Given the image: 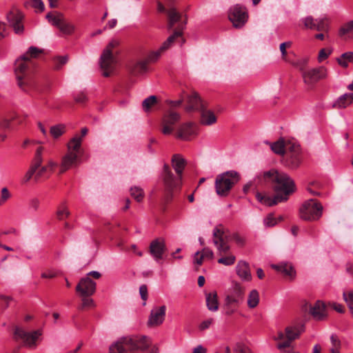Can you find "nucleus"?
<instances>
[{"instance_id":"33","label":"nucleus","mask_w":353,"mask_h":353,"mask_svg":"<svg viewBox=\"0 0 353 353\" xmlns=\"http://www.w3.org/2000/svg\"><path fill=\"white\" fill-rule=\"evenodd\" d=\"M259 293L256 290H252L248 296L247 304L250 309L256 307L259 303Z\"/></svg>"},{"instance_id":"4","label":"nucleus","mask_w":353,"mask_h":353,"mask_svg":"<svg viewBox=\"0 0 353 353\" xmlns=\"http://www.w3.org/2000/svg\"><path fill=\"white\" fill-rule=\"evenodd\" d=\"M172 165L178 175L176 177L172 173L168 165L165 164L163 166V181L165 188L168 192L181 185L182 173L185 166V161L180 154H174L172 158Z\"/></svg>"},{"instance_id":"6","label":"nucleus","mask_w":353,"mask_h":353,"mask_svg":"<svg viewBox=\"0 0 353 353\" xmlns=\"http://www.w3.org/2000/svg\"><path fill=\"white\" fill-rule=\"evenodd\" d=\"M119 42L111 41L103 50L100 57V66L104 77H108L113 73L116 68L117 59L114 55L113 49L117 47Z\"/></svg>"},{"instance_id":"34","label":"nucleus","mask_w":353,"mask_h":353,"mask_svg":"<svg viewBox=\"0 0 353 353\" xmlns=\"http://www.w3.org/2000/svg\"><path fill=\"white\" fill-rule=\"evenodd\" d=\"M201 122L205 125H210L216 123V117L214 112L210 110H201Z\"/></svg>"},{"instance_id":"31","label":"nucleus","mask_w":353,"mask_h":353,"mask_svg":"<svg viewBox=\"0 0 353 353\" xmlns=\"http://www.w3.org/2000/svg\"><path fill=\"white\" fill-rule=\"evenodd\" d=\"M206 305L210 311L216 312L218 310L219 302L216 292L206 294Z\"/></svg>"},{"instance_id":"5","label":"nucleus","mask_w":353,"mask_h":353,"mask_svg":"<svg viewBox=\"0 0 353 353\" xmlns=\"http://www.w3.org/2000/svg\"><path fill=\"white\" fill-rule=\"evenodd\" d=\"M227 238L228 235L222 225L214 228L213 230V243L219 252V254L221 256L218 259V263L229 266L235 263L236 257L231 253L226 254L230 248Z\"/></svg>"},{"instance_id":"60","label":"nucleus","mask_w":353,"mask_h":353,"mask_svg":"<svg viewBox=\"0 0 353 353\" xmlns=\"http://www.w3.org/2000/svg\"><path fill=\"white\" fill-rule=\"evenodd\" d=\"M212 323H213L212 319H209L205 320L203 322H201V324L199 325V329L201 330H206L210 327V326L212 325Z\"/></svg>"},{"instance_id":"17","label":"nucleus","mask_w":353,"mask_h":353,"mask_svg":"<svg viewBox=\"0 0 353 353\" xmlns=\"http://www.w3.org/2000/svg\"><path fill=\"white\" fill-rule=\"evenodd\" d=\"M305 326L303 323H299L294 325L288 326L285 328V334L287 340L279 343L277 347L279 350L288 347L290 345L291 341L299 338L304 332Z\"/></svg>"},{"instance_id":"48","label":"nucleus","mask_w":353,"mask_h":353,"mask_svg":"<svg viewBox=\"0 0 353 353\" xmlns=\"http://www.w3.org/2000/svg\"><path fill=\"white\" fill-rule=\"evenodd\" d=\"M70 212L65 204L61 205L57 212V217L59 220H63L68 217Z\"/></svg>"},{"instance_id":"25","label":"nucleus","mask_w":353,"mask_h":353,"mask_svg":"<svg viewBox=\"0 0 353 353\" xmlns=\"http://www.w3.org/2000/svg\"><path fill=\"white\" fill-rule=\"evenodd\" d=\"M82 137L75 134L68 143L67 152L80 155L81 157Z\"/></svg>"},{"instance_id":"50","label":"nucleus","mask_w":353,"mask_h":353,"mask_svg":"<svg viewBox=\"0 0 353 353\" xmlns=\"http://www.w3.org/2000/svg\"><path fill=\"white\" fill-rule=\"evenodd\" d=\"M30 3L36 12H41L44 10L45 6L41 0H31Z\"/></svg>"},{"instance_id":"63","label":"nucleus","mask_w":353,"mask_h":353,"mask_svg":"<svg viewBox=\"0 0 353 353\" xmlns=\"http://www.w3.org/2000/svg\"><path fill=\"white\" fill-rule=\"evenodd\" d=\"M6 34V26L3 22L0 21V40L4 38Z\"/></svg>"},{"instance_id":"37","label":"nucleus","mask_w":353,"mask_h":353,"mask_svg":"<svg viewBox=\"0 0 353 353\" xmlns=\"http://www.w3.org/2000/svg\"><path fill=\"white\" fill-rule=\"evenodd\" d=\"M350 105L347 94L345 93L339 97L333 103V108H345Z\"/></svg>"},{"instance_id":"59","label":"nucleus","mask_w":353,"mask_h":353,"mask_svg":"<svg viewBox=\"0 0 353 353\" xmlns=\"http://www.w3.org/2000/svg\"><path fill=\"white\" fill-rule=\"evenodd\" d=\"M330 340H331V343L332 345V347L331 348H340L341 347V341L336 335L332 334L330 336Z\"/></svg>"},{"instance_id":"56","label":"nucleus","mask_w":353,"mask_h":353,"mask_svg":"<svg viewBox=\"0 0 353 353\" xmlns=\"http://www.w3.org/2000/svg\"><path fill=\"white\" fill-rule=\"evenodd\" d=\"M12 125L10 120L3 119L0 121V130L11 129Z\"/></svg>"},{"instance_id":"11","label":"nucleus","mask_w":353,"mask_h":353,"mask_svg":"<svg viewBox=\"0 0 353 353\" xmlns=\"http://www.w3.org/2000/svg\"><path fill=\"white\" fill-rule=\"evenodd\" d=\"M301 152L299 144L289 141L287 143L285 163L292 169L297 168L301 163Z\"/></svg>"},{"instance_id":"2","label":"nucleus","mask_w":353,"mask_h":353,"mask_svg":"<svg viewBox=\"0 0 353 353\" xmlns=\"http://www.w3.org/2000/svg\"><path fill=\"white\" fill-rule=\"evenodd\" d=\"M42 53V49L31 46L23 56L15 61L14 71L18 84L26 92L28 91L26 85L31 86L32 83L31 74L34 63L32 59L39 57Z\"/></svg>"},{"instance_id":"13","label":"nucleus","mask_w":353,"mask_h":353,"mask_svg":"<svg viewBox=\"0 0 353 353\" xmlns=\"http://www.w3.org/2000/svg\"><path fill=\"white\" fill-rule=\"evenodd\" d=\"M181 115L173 110L168 111L163 117L161 121V132L165 135L172 134L174 130L176 123L180 120Z\"/></svg>"},{"instance_id":"10","label":"nucleus","mask_w":353,"mask_h":353,"mask_svg":"<svg viewBox=\"0 0 353 353\" xmlns=\"http://www.w3.org/2000/svg\"><path fill=\"white\" fill-rule=\"evenodd\" d=\"M245 292V288L241 283L238 281H232L225 297L226 306H237L243 303Z\"/></svg>"},{"instance_id":"7","label":"nucleus","mask_w":353,"mask_h":353,"mask_svg":"<svg viewBox=\"0 0 353 353\" xmlns=\"http://www.w3.org/2000/svg\"><path fill=\"white\" fill-rule=\"evenodd\" d=\"M239 174L235 171H228L218 175L215 181V188L219 196H227L232 187L238 182Z\"/></svg>"},{"instance_id":"64","label":"nucleus","mask_w":353,"mask_h":353,"mask_svg":"<svg viewBox=\"0 0 353 353\" xmlns=\"http://www.w3.org/2000/svg\"><path fill=\"white\" fill-rule=\"evenodd\" d=\"M192 353H207V349L201 345H199L193 349Z\"/></svg>"},{"instance_id":"24","label":"nucleus","mask_w":353,"mask_h":353,"mask_svg":"<svg viewBox=\"0 0 353 353\" xmlns=\"http://www.w3.org/2000/svg\"><path fill=\"white\" fill-rule=\"evenodd\" d=\"M236 272L238 276L243 281H250L252 274L248 263L245 261H239L236 266Z\"/></svg>"},{"instance_id":"35","label":"nucleus","mask_w":353,"mask_h":353,"mask_svg":"<svg viewBox=\"0 0 353 353\" xmlns=\"http://www.w3.org/2000/svg\"><path fill=\"white\" fill-rule=\"evenodd\" d=\"M289 141L285 142L283 139H280L273 143H270L272 150L278 154H285L287 143Z\"/></svg>"},{"instance_id":"26","label":"nucleus","mask_w":353,"mask_h":353,"mask_svg":"<svg viewBox=\"0 0 353 353\" xmlns=\"http://www.w3.org/2000/svg\"><path fill=\"white\" fill-rule=\"evenodd\" d=\"M179 30H174V32L172 35H170L166 41H165L161 46L159 47L160 50L163 52L168 50L172 45L174 43V41L176 38L181 37L183 34V30L184 29V23H181L179 26Z\"/></svg>"},{"instance_id":"58","label":"nucleus","mask_w":353,"mask_h":353,"mask_svg":"<svg viewBox=\"0 0 353 353\" xmlns=\"http://www.w3.org/2000/svg\"><path fill=\"white\" fill-rule=\"evenodd\" d=\"M292 45L290 41L283 42L280 44V51L281 52L282 57L284 58L287 54L286 48H290Z\"/></svg>"},{"instance_id":"20","label":"nucleus","mask_w":353,"mask_h":353,"mask_svg":"<svg viewBox=\"0 0 353 353\" xmlns=\"http://www.w3.org/2000/svg\"><path fill=\"white\" fill-rule=\"evenodd\" d=\"M7 19L16 34H21L23 32V26L21 23L23 15L18 9H12L7 14Z\"/></svg>"},{"instance_id":"29","label":"nucleus","mask_w":353,"mask_h":353,"mask_svg":"<svg viewBox=\"0 0 353 353\" xmlns=\"http://www.w3.org/2000/svg\"><path fill=\"white\" fill-rule=\"evenodd\" d=\"M213 256V252L210 249L205 248L201 252L198 251L195 253L194 256V262L196 264L201 265L204 261L212 259Z\"/></svg>"},{"instance_id":"8","label":"nucleus","mask_w":353,"mask_h":353,"mask_svg":"<svg viewBox=\"0 0 353 353\" xmlns=\"http://www.w3.org/2000/svg\"><path fill=\"white\" fill-rule=\"evenodd\" d=\"M323 206L316 200L305 201L300 208L301 218L306 221L319 219L322 215Z\"/></svg>"},{"instance_id":"14","label":"nucleus","mask_w":353,"mask_h":353,"mask_svg":"<svg viewBox=\"0 0 353 353\" xmlns=\"http://www.w3.org/2000/svg\"><path fill=\"white\" fill-rule=\"evenodd\" d=\"M228 17L235 28H241L246 23L248 15L244 7L236 5L230 8Z\"/></svg>"},{"instance_id":"32","label":"nucleus","mask_w":353,"mask_h":353,"mask_svg":"<svg viewBox=\"0 0 353 353\" xmlns=\"http://www.w3.org/2000/svg\"><path fill=\"white\" fill-rule=\"evenodd\" d=\"M338 64L343 68H347L350 63H353V52L348 51L343 53L336 59Z\"/></svg>"},{"instance_id":"36","label":"nucleus","mask_w":353,"mask_h":353,"mask_svg":"<svg viewBox=\"0 0 353 353\" xmlns=\"http://www.w3.org/2000/svg\"><path fill=\"white\" fill-rule=\"evenodd\" d=\"M46 19L52 25L58 28L63 21V15L59 12H50L47 14Z\"/></svg>"},{"instance_id":"27","label":"nucleus","mask_w":353,"mask_h":353,"mask_svg":"<svg viewBox=\"0 0 353 353\" xmlns=\"http://www.w3.org/2000/svg\"><path fill=\"white\" fill-rule=\"evenodd\" d=\"M271 266L273 269L288 276L290 279H293L295 277L296 271L290 263H281L278 265L273 264Z\"/></svg>"},{"instance_id":"45","label":"nucleus","mask_w":353,"mask_h":353,"mask_svg":"<svg viewBox=\"0 0 353 353\" xmlns=\"http://www.w3.org/2000/svg\"><path fill=\"white\" fill-rule=\"evenodd\" d=\"M157 103V97L155 96H150L143 100L142 103L143 109L148 112L150 110V108L153 106Z\"/></svg>"},{"instance_id":"40","label":"nucleus","mask_w":353,"mask_h":353,"mask_svg":"<svg viewBox=\"0 0 353 353\" xmlns=\"http://www.w3.org/2000/svg\"><path fill=\"white\" fill-rule=\"evenodd\" d=\"M339 35H353V20L349 21L341 26L339 29Z\"/></svg>"},{"instance_id":"49","label":"nucleus","mask_w":353,"mask_h":353,"mask_svg":"<svg viewBox=\"0 0 353 353\" xmlns=\"http://www.w3.org/2000/svg\"><path fill=\"white\" fill-rule=\"evenodd\" d=\"M328 28L327 19H316L315 30L318 31H326Z\"/></svg>"},{"instance_id":"53","label":"nucleus","mask_w":353,"mask_h":353,"mask_svg":"<svg viewBox=\"0 0 353 353\" xmlns=\"http://www.w3.org/2000/svg\"><path fill=\"white\" fill-rule=\"evenodd\" d=\"M332 53V50L330 49L323 48L319 51L318 60L319 62H322L323 60L326 59Z\"/></svg>"},{"instance_id":"28","label":"nucleus","mask_w":353,"mask_h":353,"mask_svg":"<svg viewBox=\"0 0 353 353\" xmlns=\"http://www.w3.org/2000/svg\"><path fill=\"white\" fill-rule=\"evenodd\" d=\"M188 103L187 111L203 110L202 101L196 93L194 92L189 96Z\"/></svg>"},{"instance_id":"51","label":"nucleus","mask_w":353,"mask_h":353,"mask_svg":"<svg viewBox=\"0 0 353 353\" xmlns=\"http://www.w3.org/2000/svg\"><path fill=\"white\" fill-rule=\"evenodd\" d=\"M305 28L311 30H315L316 20H314L311 17H307L302 19Z\"/></svg>"},{"instance_id":"55","label":"nucleus","mask_w":353,"mask_h":353,"mask_svg":"<svg viewBox=\"0 0 353 353\" xmlns=\"http://www.w3.org/2000/svg\"><path fill=\"white\" fill-rule=\"evenodd\" d=\"M232 239L239 245L243 246L245 243V239L243 236H241L239 234H233L232 236Z\"/></svg>"},{"instance_id":"41","label":"nucleus","mask_w":353,"mask_h":353,"mask_svg":"<svg viewBox=\"0 0 353 353\" xmlns=\"http://www.w3.org/2000/svg\"><path fill=\"white\" fill-rule=\"evenodd\" d=\"M59 29L63 34L70 35L74 32L76 26L73 23L65 22L63 20Z\"/></svg>"},{"instance_id":"38","label":"nucleus","mask_w":353,"mask_h":353,"mask_svg":"<svg viewBox=\"0 0 353 353\" xmlns=\"http://www.w3.org/2000/svg\"><path fill=\"white\" fill-rule=\"evenodd\" d=\"M282 220V216H279L278 218H276L274 217V215L271 213L264 218L263 224L266 228L273 227Z\"/></svg>"},{"instance_id":"42","label":"nucleus","mask_w":353,"mask_h":353,"mask_svg":"<svg viewBox=\"0 0 353 353\" xmlns=\"http://www.w3.org/2000/svg\"><path fill=\"white\" fill-rule=\"evenodd\" d=\"M343 297L347 303L352 316L353 317V290L344 292Z\"/></svg>"},{"instance_id":"61","label":"nucleus","mask_w":353,"mask_h":353,"mask_svg":"<svg viewBox=\"0 0 353 353\" xmlns=\"http://www.w3.org/2000/svg\"><path fill=\"white\" fill-rule=\"evenodd\" d=\"M139 293L141 299L143 301H146L148 298V289L145 285H143L139 288Z\"/></svg>"},{"instance_id":"52","label":"nucleus","mask_w":353,"mask_h":353,"mask_svg":"<svg viewBox=\"0 0 353 353\" xmlns=\"http://www.w3.org/2000/svg\"><path fill=\"white\" fill-rule=\"evenodd\" d=\"M94 306L93 299L90 296H82V303L80 306L81 309L89 308Z\"/></svg>"},{"instance_id":"46","label":"nucleus","mask_w":353,"mask_h":353,"mask_svg":"<svg viewBox=\"0 0 353 353\" xmlns=\"http://www.w3.org/2000/svg\"><path fill=\"white\" fill-rule=\"evenodd\" d=\"M64 131L65 126L63 125H54L50 128V134L55 139L61 136L64 133Z\"/></svg>"},{"instance_id":"43","label":"nucleus","mask_w":353,"mask_h":353,"mask_svg":"<svg viewBox=\"0 0 353 353\" xmlns=\"http://www.w3.org/2000/svg\"><path fill=\"white\" fill-rule=\"evenodd\" d=\"M68 61V56H58L52 59L53 68L55 70H59Z\"/></svg>"},{"instance_id":"57","label":"nucleus","mask_w":353,"mask_h":353,"mask_svg":"<svg viewBox=\"0 0 353 353\" xmlns=\"http://www.w3.org/2000/svg\"><path fill=\"white\" fill-rule=\"evenodd\" d=\"M234 353H252V352L244 345H237L234 348Z\"/></svg>"},{"instance_id":"15","label":"nucleus","mask_w":353,"mask_h":353,"mask_svg":"<svg viewBox=\"0 0 353 353\" xmlns=\"http://www.w3.org/2000/svg\"><path fill=\"white\" fill-rule=\"evenodd\" d=\"M45 152H46V150L43 147H39L37 149L33 163L21 178V183L22 184H26L29 182L36 171L39 168L43 162L42 154Z\"/></svg>"},{"instance_id":"44","label":"nucleus","mask_w":353,"mask_h":353,"mask_svg":"<svg viewBox=\"0 0 353 353\" xmlns=\"http://www.w3.org/2000/svg\"><path fill=\"white\" fill-rule=\"evenodd\" d=\"M130 192L132 196L138 202L141 201L144 196L143 190L139 187L134 186L131 188Z\"/></svg>"},{"instance_id":"12","label":"nucleus","mask_w":353,"mask_h":353,"mask_svg":"<svg viewBox=\"0 0 353 353\" xmlns=\"http://www.w3.org/2000/svg\"><path fill=\"white\" fill-rule=\"evenodd\" d=\"M41 335L39 330L26 332L21 327H15L14 331V339L17 341H21L23 345L28 347H35L37 341Z\"/></svg>"},{"instance_id":"19","label":"nucleus","mask_w":353,"mask_h":353,"mask_svg":"<svg viewBox=\"0 0 353 353\" xmlns=\"http://www.w3.org/2000/svg\"><path fill=\"white\" fill-rule=\"evenodd\" d=\"M327 74V70L323 66L303 71L302 73L304 83L308 85H313L319 80L325 78Z\"/></svg>"},{"instance_id":"3","label":"nucleus","mask_w":353,"mask_h":353,"mask_svg":"<svg viewBox=\"0 0 353 353\" xmlns=\"http://www.w3.org/2000/svg\"><path fill=\"white\" fill-rule=\"evenodd\" d=\"M150 344V339L145 336H125L110 347V353H139Z\"/></svg>"},{"instance_id":"1","label":"nucleus","mask_w":353,"mask_h":353,"mask_svg":"<svg viewBox=\"0 0 353 353\" xmlns=\"http://www.w3.org/2000/svg\"><path fill=\"white\" fill-rule=\"evenodd\" d=\"M265 182L271 183L277 193L273 198L262 193L257 192L256 199L262 204L272 206L279 202L286 201L288 196L294 191L295 187L292 179L285 172L272 169L265 172L263 174Z\"/></svg>"},{"instance_id":"21","label":"nucleus","mask_w":353,"mask_h":353,"mask_svg":"<svg viewBox=\"0 0 353 353\" xmlns=\"http://www.w3.org/2000/svg\"><path fill=\"white\" fill-rule=\"evenodd\" d=\"M166 307L162 305L156 307L151 310L148 319V324L150 326H158L163 323L165 317Z\"/></svg>"},{"instance_id":"62","label":"nucleus","mask_w":353,"mask_h":353,"mask_svg":"<svg viewBox=\"0 0 353 353\" xmlns=\"http://www.w3.org/2000/svg\"><path fill=\"white\" fill-rule=\"evenodd\" d=\"M50 173H52L55 168L57 166V162L52 159H49L46 165Z\"/></svg>"},{"instance_id":"16","label":"nucleus","mask_w":353,"mask_h":353,"mask_svg":"<svg viewBox=\"0 0 353 353\" xmlns=\"http://www.w3.org/2000/svg\"><path fill=\"white\" fill-rule=\"evenodd\" d=\"M198 134V126L192 122L184 123L179 125L175 134L177 139L190 141Z\"/></svg>"},{"instance_id":"22","label":"nucleus","mask_w":353,"mask_h":353,"mask_svg":"<svg viewBox=\"0 0 353 353\" xmlns=\"http://www.w3.org/2000/svg\"><path fill=\"white\" fill-rule=\"evenodd\" d=\"M168 17V28L172 30L176 26L175 30H179V26L181 23H184V28L186 25V21L182 19L181 14L176 10L174 8H170L167 12Z\"/></svg>"},{"instance_id":"23","label":"nucleus","mask_w":353,"mask_h":353,"mask_svg":"<svg viewBox=\"0 0 353 353\" xmlns=\"http://www.w3.org/2000/svg\"><path fill=\"white\" fill-rule=\"evenodd\" d=\"M165 249V243L162 239H156L150 245V252L156 261L162 259Z\"/></svg>"},{"instance_id":"54","label":"nucleus","mask_w":353,"mask_h":353,"mask_svg":"<svg viewBox=\"0 0 353 353\" xmlns=\"http://www.w3.org/2000/svg\"><path fill=\"white\" fill-rule=\"evenodd\" d=\"M11 196V194L8 189L6 187L1 188V199L0 200L4 203L6 202Z\"/></svg>"},{"instance_id":"30","label":"nucleus","mask_w":353,"mask_h":353,"mask_svg":"<svg viewBox=\"0 0 353 353\" xmlns=\"http://www.w3.org/2000/svg\"><path fill=\"white\" fill-rule=\"evenodd\" d=\"M310 313L314 319L317 320L323 319L326 316L325 304L322 301H316L314 306L311 307Z\"/></svg>"},{"instance_id":"9","label":"nucleus","mask_w":353,"mask_h":353,"mask_svg":"<svg viewBox=\"0 0 353 353\" xmlns=\"http://www.w3.org/2000/svg\"><path fill=\"white\" fill-rule=\"evenodd\" d=\"M90 276L98 279L101 277V274L97 271H91L80 280L76 287V291L81 296H90L95 292L96 283Z\"/></svg>"},{"instance_id":"18","label":"nucleus","mask_w":353,"mask_h":353,"mask_svg":"<svg viewBox=\"0 0 353 353\" xmlns=\"http://www.w3.org/2000/svg\"><path fill=\"white\" fill-rule=\"evenodd\" d=\"M81 163V157L70 152H66V153L61 158L59 173L63 174L67 170L77 168Z\"/></svg>"},{"instance_id":"47","label":"nucleus","mask_w":353,"mask_h":353,"mask_svg":"<svg viewBox=\"0 0 353 353\" xmlns=\"http://www.w3.org/2000/svg\"><path fill=\"white\" fill-rule=\"evenodd\" d=\"M163 53V52L160 50V48L151 51L146 57L147 61L150 63H154L161 57Z\"/></svg>"},{"instance_id":"39","label":"nucleus","mask_w":353,"mask_h":353,"mask_svg":"<svg viewBox=\"0 0 353 353\" xmlns=\"http://www.w3.org/2000/svg\"><path fill=\"white\" fill-rule=\"evenodd\" d=\"M148 63L149 62L147 61V59L145 60L138 61L134 66L133 72L137 74H141L146 72L148 70Z\"/></svg>"}]
</instances>
